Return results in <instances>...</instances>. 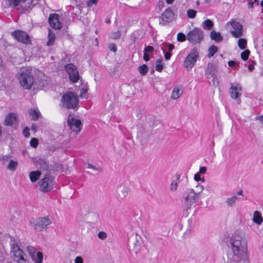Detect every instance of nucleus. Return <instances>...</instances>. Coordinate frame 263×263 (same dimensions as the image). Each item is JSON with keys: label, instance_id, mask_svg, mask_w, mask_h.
Returning <instances> with one entry per match:
<instances>
[{"label": "nucleus", "instance_id": "nucleus-30", "mask_svg": "<svg viewBox=\"0 0 263 263\" xmlns=\"http://www.w3.org/2000/svg\"><path fill=\"white\" fill-rule=\"evenodd\" d=\"M18 165V163L16 161L10 160L7 166V168L11 171H14Z\"/></svg>", "mask_w": 263, "mask_h": 263}, {"label": "nucleus", "instance_id": "nucleus-38", "mask_svg": "<svg viewBox=\"0 0 263 263\" xmlns=\"http://www.w3.org/2000/svg\"><path fill=\"white\" fill-rule=\"evenodd\" d=\"M197 12L193 9H189L186 12L187 16L190 18H193L196 15Z\"/></svg>", "mask_w": 263, "mask_h": 263}, {"label": "nucleus", "instance_id": "nucleus-44", "mask_svg": "<svg viewBox=\"0 0 263 263\" xmlns=\"http://www.w3.org/2000/svg\"><path fill=\"white\" fill-rule=\"evenodd\" d=\"M98 236L100 239L104 240L106 238L107 234L104 232H100L98 234Z\"/></svg>", "mask_w": 263, "mask_h": 263}, {"label": "nucleus", "instance_id": "nucleus-32", "mask_svg": "<svg viewBox=\"0 0 263 263\" xmlns=\"http://www.w3.org/2000/svg\"><path fill=\"white\" fill-rule=\"evenodd\" d=\"M69 80L73 82V83H76L78 81L79 79V74L78 71L77 70V74L75 73V72H72L69 74Z\"/></svg>", "mask_w": 263, "mask_h": 263}, {"label": "nucleus", "instance_id": "nucleus-43", "mask_svg": "<svg viewBox=\"0 0 263 263\" xmlns=\"http://www.w3.org/2000/svg\"><path fill=\"white\" fill-rule=\"evenodd\" d=\"M38 140L35 138H32L30 141V144L31 146L33 148L36 147L38 145Z\"/></svg>", "mask_w": 263, "mask_h": 263}, {"label": "nucleus", "instance_id": "nucleus-20", "mask_svg": "<svg viewBox=\"0 0 263 263\" xmlns=\"http://www.w3.org/2000/svg\"><path fill=\"white\" fill-rule=\"evenodd\" d=\"M181 88V86H177L174 88L171 95L172 99L176 100L181 96L183 93Z\"/></svg>", "mask_w": 263, "mask_h": 263}, {"label": "nucleus", "instance_id": "nucleus-27", "mask_svg": "<svg viewBox=\"0 0 263 263\" xmlns=\"http://www.w3.org/2000/svg\"><path fill=\"white\" fill-rule=\"evenodd\" d=\"M65 70L68 72V74L72 72H75L77 74V68L73 64H68L65 66Z\"/></svg>", "mask_w": 263, "mask_h": 263}, {"label": "nucleus", "instance_id": "nucleus-19", "mask_svg": "<svg viewBox=\"0 0 263 263\" xmlns=\"http://www.w3.org/2000/svg\"><path fill=\"white\" fill-rule=\"evenodd\" d=\"M180 178L179 174H175L172 178L171 183L170 184V190L172 191H175L178 187V181H179Z\"/></svg>", "mask_w": 263, "mask_h": 263}, {"label": "nucleus", "instance_id": "nucleus-56", "mask_svg": "<svg viewBox=\"0 0 263 263\" xmlns=\"http://www.w3.org/2000/svg\"><path fill=\"white\" fill-rule=\"evenodd\" d=\"M206 171V168L204 166H202L200 168L199 173L200 174H204V173H205Z\"/></svg>", "mask_w": 263, "mask_h": 263}, {"label": "nucleus", "instance_id": "nucleus-29", "mask_svg": "<svg viewBox=\"0 0 263 263\" xmlns=\"http://www.w3.org/2000/svg\"><path fill=\"white\" fill-rule=\"evenodd\" d=\"M32 259L35 263H42L43 259V255L41 252L39 251L36 253V256L35 257L34 255Z\"/></svg>", "mask_w": 263, "mask_h": 263}, {"label": "nucleus", "instance_id": "nucleus-22", "mask_svg": "<svg viewBox=\"0 0 263 263\" xmlns=\"http://www.w3.org/2000/svg\"><path fill=\"white\" fill-rule=\"evenodd\" d=\"M252 221L258 225H260L263 222V217L259 212L255 211L253 213Z\"/></svg>", "mask_w": 263, "mask_h": 263}, {"label": "nucleus", "instance_id": "nucleus-28", "mask_svg": "<svg viewBox=\"0 0 263 263\" xmlns=\"http://www.w3.org/2000/svg\"><path fill=\"white\" fill-rule=\"evenodd\" d=\"M128 193V189L125 186L121 187L118 190V194L119 197L121 199L125 198Z\"/></svg>", "mask_w": 263, "mask_h": 263}, {"label": "nucleus", "instance_id": "nucleus-14", "mask_svg": "<svg viewBox=\"0 0 263 263\" xmlns=\"http://www.w3.org/2000/svg\"><path fill=\"white\" fill-rule=\"evenodd\" d=\"M233 27V30L231 31L232 35L235 38H238L242 35V25L238 22L232 21L230 22Z\"/></svg>", "mask_w": 263, "mask_h": 263}, {"label": "nucleus", "instance_id": "nucleus-61", "mask_svg": "<svg viewBox=\"0 0 263 263\" xmlns=\"http://www.w3.org/2000/svg\"><path fill=\"white\" fill-rule=\"evenodd\" d=\"M37 129V126L35 124H32L31 126V129L33 131H36Z\"/></svg>", "mask_w": 263, "mask_h": 263}, {"label": "nucleus", "instance_id": "nucleus-18", "mask_svg": "<svg viewBox=\"0 0 263 263\" xmlns=\"http://www.w3.org/2000/svg\"><path fill=\"white\" fill-rule=\"evenodd\" d=\"M174 16V13L171 9H166L161 15V19L164 23L171 22Z\"/></svg>", "mask_w": 263, "mask_h": 263}, {"label": "nucleus", "instance_id": "nucleus-10", "mask_svg": "<svg viewBox=\"0 0 263 263\" xmlns=\"http://www.w3.org/2000/svg\"><path fill=\"white\" fill-rule=\"evenodd\" d=\"M53 178L50 174H46L38 183L40 189L43 192H47L52 189Z\"/></svg>", "mask_w": 263, "mask_h": 263}, {"label": "nucleus", "instance_id": "nucleus-11", "mask_svg": "<svg viewBox=\"0 0 263 263\" xmlns=\"http://www.w3.org/2000/svg\"><path fill=\"white\" fill-rule=\"evenodd\" d=\"M12 36L18 42L24 44H29L31 40L28 34L21 30H15L11 33Z\"/></svg>", "mask_w": 263, "mask_h": 263}, {"label": "nucleus", "instance_id": "nucleus-7", "mask_svg": "<svg viewBox=\"0 0 263 263\" xmlns=\"http://www.w3.org/2000/svg\"><path fill=\"white\" fill-rule=\"evenodd\" d=\"M32 227L39 231H42L44 229H46L48 226L51 223V220L48 216L44 217H39L35 220H33L30 221Z\"/></svg>", "mask_w": 263, "mask_h": 263}, {"label": "nucleus", "instance_id": "nucleus-21", "mask_svg": "<svg viewBox=\"0 0 263 263\" xmlns=\"http://www.w3.org/2000/svg\"><path fill=\"white\" fill-rule=\"evenodd\" d=\"M241 200V198L238 197V196L234 195L232 197L227 198L226 200V203L228 206L232 207L233 206L237 201Z\"/></svg>", "mask_w": 263, "mask_h": 263}, {"label": "nucleus", "instance_id": "nucleus-26", "mask_svg": "<svg viewBox=\"0 0 263 263\" xmlns=\"http://www.w3.org/2000/svg\"><path fill=\"white\" fill-rule=\"evenodd\" d=\"M55 38V36L54 33L52 31H51L50 29H49L48 34V41L47 43V45L48 46H52L54 42Z\"/></svg>", "mask_w": 263, "mask_h": 263}, {"label": "nucleus", "instance_id": "nucleus-54", "mask_svg": "<svg viewBox=\"0 0 263 263\" xmlns=\"http://www.w3.org/2000/svg\"><path fill=\"white\" fill-rule=\"evenodd\" d=\"M196 188L197 189L196 193H199V196H200V193L203 190V187L201 185L196 186Z\"/></svg>", "mask_w": 263, "mask_h": 263}, {"label": "nucleus", "instance_id": "nucleus-63", "mask_svg": "<svg viewBox=\"0 0 263 263\" xmlns=\"http://www.w3.org/2000/svg\"><path fill=\"white\" fill-rule=\"evenodd\" d=\"M165 1H166V3H167L168 4H172L174 2V0H165Z\"/></svg>", "mask_w": 263, "mask_h": 263}, {"label": "nucleus", "instance_id": "nucleus-64", "mask_svg": "<svg viewBox=\"0 0 263 263\" xmlns=\"http://www.w3.org/2000/svg\"><path fill=\"white\" fill-rule=\"evenodd\" d=\"M236 195H237H237H241L242 196H243V195H242V191L240 190L239 192H238Z\"/></svg>", "mask_w": 263, "mask_h": 263}, {"label": "nucleus", "instance_id": "nucleus-4", "mask_svg": "<svg viewBox=\"0 0 263 263\" xmlns=\"http://www.w3.org/2000/svg\"><path fill=\"white\" fill-rule=\"evenodd\" d=\"M10 257L16 263H29L27 254L20 248L17 242L11 240Z\"/></svg>", "mask_w": 263, "mask_h": 263}, {"label": "nucleus", "instance_id": "nucleus-35", "mask_svg": "<svg viewBox=\"0 0 263 263\" xmlns=\"http://www.w3.org/2000/svg\"><path fill=\"white\" fill-rule=\"evenodd\" d=\"M203 24V27L204 29H211L213 25V22L210 20H205Z\"/></svg>", "mask_w": 263, "mask_h": 263}, {"label": "nucleus", "instance_id": "nucleus-42", "mask_svg": "<svg viewBox=\"0 0 263 263\" xmlns=\"http://www.w3.org/2000/svg\"><path fill=\"white\" fill-rule=\"evenodd\" d=\"M121 36V32L119 31L112 32L110 34V37L114 40L119 39Z\"/></svg>", "mask_w": 263, "mask_h": 263}, {"label": "nucleus", "instance_id": "nucleus-17", "mask_svg": "<svg viewBox=\"0 0 263 263\" xmlns=\"http://www.w3.org/2000/svg\"><path fill=\"white\" fill-rule=\"evenodd\" d=\"M17 116L16 113L11 112L8 114L5 120V125L11 126L14 123L17 122Z\"/></svg>", "mask_w": 263, "mask_h": 263}, {"label": "nucleus", "instance_id": "nucleus-12", "mask_svg": "<svg viewBox=\"0 0 263 263\" xmlns=\"http://www.w3.org/2000/svg\"><path fill=\"white\" fill-rule=\"evenodd\" d=\"M67 123L70 128L74 132H79L82 129V125L81 121L76 119L70 115L68 116Z\"/></svg>", "mask_w": 263, "mask_h": 263}, {"label": "nucleus", "instance_id": "nucleus-25", "mask_svg": "<svg viewBox=\"0 0 263 263\" xmlns=\"http://www.w3.org/2000/svg\"><path fill=\"white\" fill-rule=\"evenodd\" d=\"M28 113L31 117V120L36 121L38 120L40 112L37 109H31L29 110Z\"/></svg>", "mask_w": 263, "mask_h": 263}, {"label": "nucleus", "instance_id": "nucleus-13", "mask_svg": "<svg viewBox=\"0 0 263 263\" xmlns=\"http://www.w3.org/2000/svg\"><path fill=\"white\" fill-rule=\"evenodd\" d=\"M151 135V131L149 129H146L143 126L139 127L137 133V137L142 144H144L147 141Z\"/></svg>", "mask_w": 263, "mask_h": 263}, {"label": "nucleus", "instance_id": "nucleus-24", "mask_svg": "<svg viewBox=\"0 0 263 263\" xmlns=\"http://www.w3.org/2000/svg\"><path fill=\"white\" fill-rule=\"evenodd\" d=\"M41 175V173L39 171H33L29 174V178L32 182H36Z\"/></svg>", "mask_w": 263, "mask_h": 263}, {"label": "nucleus", "instance_id": "nucleus-62", "mask_svg": "<svg viewBox=\"0 0 263 263\" xmlns=\"http://www.w3.org/2000/svg\"><path fill=\"white\" fill-rule=\"evenodd\" d=\"M248 69L249 70L252 71L254 69V67L253 65L250 64L248 66Z\"/></svg>", "mask_w": 263, "mask_h": 263}, {"label": "nucleus", "instance_id": "nucleus-2", "mask_svg": "<svg viewBox=\"0 0 263 263\" xmlns=\"http://www.w3.org/2000/svg\"><path fill=\"white\" fill-rule=\"evenodd\" d=\"M20 86L24 89H30L33 85L34 79L31 67H24L21 68L16 74Z\"/></svg>", "mask_w": 263, "mask_h": 263}, {"label": "nucleus", "instance_id": "nucleus-53", "mask_svg": "<svg viewBox=\"0 0 263 263\" xmlns=\"http://www.w3.org/2000/svg\"><path fill=\"white\" fill-rule=\"evenodd\" d=\"M172 56V54L169 52H166L164 53V58L165 60H168L170 59Z\"/></svg>", "mask_w": 263, "mask_h": 263}, {"label": "nucleus", "instance_id": "nucleus-60", "mask_svg": "<svg viewBox=\"0 0 263 263\" xmlns=\"http://www.w3.org/2000/svg\"><path fill=\"white\" fill-rule=\"evenodd\" d=\"M256 119H257L258 120H259L263 124V116H259L256 117Z\"/></svg>", "mask_w": 263, "mask_h": 263}, {"label": "nucleus", "instance_id": "nucleus-50", "mask_svg": "<svg viewBox=\"0 0 263 263\" xmlns=\"http://www.w3.org/2000/svg\"><path fill=\"white\" fill-rule=\"evenodd\" d=\"M74 263H83L82 258L80 256H77L74 259Z\"/></svg>", "mask_w": 263, "mask_h": 263}, {"label": "nucleus", "instance_id": "nucleus-39", "mask_svg": "<svg viewBox=\"0 0 263 263\" xmlns=\"http://www.w3.org/2000/svg\"><path fill=\"white\" fill-rule=\"evenodd\" d=\"M187 39L186 36L182 32H179L177 34V41L183 42Z\"/></svg>", "mask_w": 263, "mask_h": 263}, {"label": "nucleus", "instance_id": "nucleus-59", "mask_svg": "<svg viewBox=\"0 0 263 263\" xmlns=\"http://www.w3.org/2000/svg\"><path fill=\"white\" fill-rule=\"evenodd\" d=\"M174 48V45L173 44H169L168 45V49L169 50H172Z\"/></svg>", "mask_w": 263, "mask_h": 263}, {"label": "nucleus", "instance_id": "nucleus-9", "mask_svg": "<svg viewBox=\"0 0 263 263\" xmlns=\"http://www.w3.org/2000/svg\"><path fill=\"white\" fill-rule=\"evenodd\" d=\"M187 40L191 43L195 44L200 43L202 40L203 34L202 30L195 28L188 32L186 35Z\"/></svg>", "mask_w": 263, "mask_h": 263}, {"label": "nucleus", "instance_id": "nucleus-33", "mask_svg": "<svg viewBox=\"0 0 263 263\" xmlns=\"http://www.w3.org/2000/svg\"><path fill=\"white\" fill-rule=\"evenodd\" d=\"M247 41L244 39H239L238 41V46L242 50L245 49L247 46Z\"/></svg>", "mask_w": 263, "mask_h": 263}, {"label": "nucleus", "instance_id": "nucleus-15", "mask_svg": "<svg viewBox=\"0 0 263 263\" xmlns=\"http://www.w3.org/2000/svg\"><path fill=\"white\" fill-rule=\"evenodd\" d=\"M60 16L56 13L51 14L48 18L49 23L53 29H60L62 27V24L59 21Z\"/></svg>", "mask_w": 263, "mask_h": 263}, {"label": "nucleus", "instance_id": "nucleus-34", "mask_svg": "<svg viewBox=\"0 0 263 263\" xmlns=\"http://www.w3.org/2000/svg\"><path fill=\"white\" fill-rule=\"evenodd\" d=\"M162 62V59H157L156 62V70L157 71L161 72L163 70V65L161 64Z\"/></svg>", "mask_w": 263, "mask_h": 263}, {"label": "nucleus", "instance_id": "nucleus-37", "mask_svg": "<svg viewBox=\"0 0 263 263\" xmlns=\"http://www.w3.org/2000/svg\"><path fill=\"white\" fill-rule=\"evenodd\" d=\"M28 253L32 257L36 253V249L33 246H29L27 248Z\"/></svg>", "mask_w": 263, "mask_h": 263}, {"label": "nucleus", "instance_id": "nucleus-58", "mask_svg": "<svg viewBox=\"0 0 263 263\" xmlns=\"http://www.w3.org/2000/svg\"><path fill=\"white\" fill-rule=\"evenodd\" d=\"M194 179L196 181H199L201 179L200 176L198 174H195L194 175Z\"/></svg>", "mask_w": 263, "mask_h": 263}, {"label": "nucleus", "instance_id": "nucleus-3", "mask_svg": "<svg viewBox=\"0 0 263 263\" xmlns=\"http://www.w3.org/2000/svg\"><path fill=\"white\" fill-rule=\"evenodd\" d=\"M6 7L17 8L22 13L29 12L36 3L34 0H4Z\"/></svg>", "mask_w": 263, "mask_h": 263}, {"label": "nucleus", "instance_id": "nucleus-1", "mask_svg": "<svg viewBox=\"0 0 263 263\" xmlns=\"http://www.w3.org/2000/svg\"><path fill=\"white\" fill-rule=\"evenodd\" d=\"M230 243L232 253L228 254V260L231 263H248L246 252L247 241L245 233L242 230L235 231L230 239Z\"/></svg>", "mask_w": 263, "mask_h": 263}, {"label": "nucleus", "instance_id": "nucleus-46", "mask_svg": "<svg viewBox=\"0 0 263 263\" xmlns=\"http://www.w3.org/2000/svg\"><path fill=\"white\" fill-rule=\"evenodd\" d=\"M87 167L88 168H91V169H92L95 171H100V168L99 167H97V166H95V165H93L92 164H90V163H88L87 164Z\"/></svg>", "mask_w": 263, "mask_h": 263}, {"label": "nucleus", "instance_id": "nucleus-16", "mask_svg": "<svg viewBox=\"0 0 263 263\" xmlns=\"http://www.w3.org/2000/svg\"><path fill=\"white\" fill-rule=\"evenodd\" d=\"M241 87L240 86H235L231 84L230 88V95L232 99H236L237 104H239L241 100L239 99V96L241 95Z\"/></svg>", "mask_w": 263, "mask_h": 263}, {"label": "nucleus", "instance_id": "nucleus-47", "mask_svg": "<svg viewBox=\"0 0 263 263\" xmlns=\"http://www.w3.org/2000/svg\"><path fill=\"white\" fill-rule=\"evenodd\" d=\"M153 50H154V48L152 46H148L144 48V52L147 53L153 52Z\"/></svg>", "mask_w": 263, "mask_h": 263}, {"label": "nucleus", "instance_id": "nucleus-5", "mask_svg": "<svg viewBox=\"0 0 263 263\" xmlns=\"http://www.w3.org/2000/svg\"><path fill=\"white\" fill-rule=\"evenodd\" d=\"M184 208L186 211L190 210L199 200V193H195L192 189H187L183 194Z\"/></svg>", "mask_w": 263, "mask_h": 263}, {"label": "nucleus", "instance_id": "nucleus-51", "mask_svg": "<svg viewBox=\"0 0 263 263\" xmlns=\"http://www.w3.org/2000/svg\"><path fill=\"white\" fill-rule=\"evenodd\" d=\"M110 50L116 52L117 51V47L114 44H111L109 45Z\"/></svg>", "mask_w": 263, "mask_h": 263}, {"label": "nucleus", "instance_id": "nucleus-6", "mask_svg": "<svg viewBox=\"0 0 263 263\" xmlns=\"http://www.w3.org/2000/svg\"><path fill=\"white\" fill-rule=\"evenodd\" d=\"M61 103L63 107L67 109H75L79 105L78 96L72 91H68L62 97Z\"/></svg>", "mask_w": 263, "mask_h": 263}, {"label": "nucleus", "instance_id": "nucleus-8", "mask_svg": "<svg viewBox=\"0 0 263 263\" xmlns=\"http://www.w3.org/2000/svg\"><path fill=\"white\" fill-rule=\"evenodd\" d=\"M199 57V53L195 48L193 49L186 56L184 61V67L188 70L191 69L196 64Z\"/></svg>", "mask_w": 263, "mask_h": 263}, {"label": "nucleus", "instance_id": "nucleus-52", "mask_svg": "<svg viewBox=\"0 0 263 263\" xmlns=\"http://www.w3.org/2000/svg\"><path fill=\"white\" fill-rule=\"evenodd\" d=\"M254 3H256L257 5H258V2L257 0H255L254 2H253L252 1L249 2L248 3V7L249 8H252L253 7Z\"/></svg>", "mask_w": 263, "mask_h": 263}, {"label": "nucleus", "instance_id": "nucleus-57", "mask_svg": "<svg viewBox=\"0 0 263 263\" xmlns=\"http://www.w3.org/2000/svg\"><path fill=\"white\" fill-rule=\"evenodd\" d=\"M143 59L146 62L149 61V57L147 53L144 52Z\"/></svg>", "mask_w": 263, "mask_h": 263}, {"label": "nucleus", "instance_id": "nucleus-40", "mask_svg": "<svg viewBox=\"0 0 263 263\" xmlns=\"http://www.w3.org/2000/svg\"><path fill=\"white\" fill-rule=\"evenodd\" d=\"M250 51L248 49L242 52L241 53V59L243 60V61L248 60L249 56L250 55Z\"/></svg>", "mask_w": 263, "mask_h": 263}, {"label": "nucleus", "instance_id": "nucleus-36", "mask_svg": "<svg viewBox=\"0 0 263 263\" xmlns=\"http://www.w3.org/2000/svg\"><path fill=\"white\" fill-rule=\"evenodd\" d=\"M139 72L142 75H145L148 70V68L146 65L143 64L139 67Z\"/></svg>", "mask_w": 263, "mask_h": 263}, {"label": "nucleus", "instance_id": "nucleus-55", "mask_svg": "<svg viewBox=\"0 0 263 263\" xmlns=\"http://www.w3.org/2000/svg\"><path fill=\"white\" fill-rule=\"evenodd\" d=\"M228 64L229 66L233 67V66H235V65L238 64V63H236V62H235L234 61H229L228 62Z\"/></svg>", "mask_w": 263, "mask_h": 263}, {"label": "nucleus", "instance_id": "nucleus-41", "mask_svg": "<svg viewBox=\"0 0 263 263\" xmlns=\"http://www.w3.org/2000/svg\"><path fill=\"white\" fill-rule=\"evenodd\" d=\"M11 157L10 155H2L0 156V161L2 162V163L4 164L7 162Z\"/></svg>", "mask_w": 263, "mask_h": 263}, {"label": "nucleus", "instance_id": "nucleus-31", "mask_svg": "<svg viewBox=\"0 0 263 263\" xmlns=\"http://www.w3.org/2000/svg\"><path fill=\"white\" fill-rule=\"evenodd\" d=\"M218 51V48L214 45L211 46L208 49V57L209 58H212L214 54Z\"/></svg>", "mask_w": 263, "mask_h": 263}, {"label": "nucleus", "instance_id": "nucleus-45", "mask_svg": "<svg viewBox=\"0 0 263 263\" xmlns=\"http://www.w3.org/2000/svg\"><path fill=\"white\" fill-rule=\"evenodd\" d=\"M24 136L27 138L30 136L29 128L28 127H25L23 131Z\"/></svg>", "mask_w": 263, "mask_h": 263}, {"label": "nucleus", "instance_id": "nucleus-49", "mask_svg": "<svg viewBox=\"0 0 263 263\" xmlns=\"http://www.w3.org/2000/svg\"><path fill=\"white\" fill-rule=\"evenodd\" d=\"M87 92V90L85 88H83L81 90V93L80 94V97L82 98H84Z\"/></svg>", "mask_w": 263, "mask_h": 263}, {"label": "nucleus", "instance_id": "nucleus-23", "mask_svg": "<svg viewBox=\"0 0 263 263\" xmlns=\"http://www.w3.org/2000/svg\"><path fill=\"white\" fill-rule=\"evenodd\" d=\"M210 37L212 40H214L217 43H219L222 41L223 37L220 32H217L214 30L211 31Z\"/></svg>", "mask_w": 263, "mask_h": 263}, {"label": "nucleus", "instance_id": "nucleus-48", "mask_svg": "<svg viewBox=\"0 0 263 263\" xmlns=\"http://www.w3.org/2000/svg\"><path fill=\"white\" fill-rule=\"evenodd\" d=\"M98 0H89L87 2V5L88 7H91L93 5H97Z\"/></svg>", "mask_w": 263, "mask_h": 263}]
</instances>
